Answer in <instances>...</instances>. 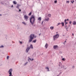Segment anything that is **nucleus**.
<instances>
[{
  "mask_svg": "<svg viewBox=\"0 0 76 76\" xmlns=\"http://www.w3.org/2000/svg\"><path fill=\"white\" fill-rule=\"evenodd\" d=\"M35 37V35L34 34H31L30 35V37H29V38L28 39V41L29 42H31L32 41V39H34V37Z\"/></svg>",
  "mask_w": 76,
  "mask_h": 76,
  "instance_id": "nucleus-1",
  "label": "nucleus"
},
{
  "mask_svg": "<svg viewBox=\"0 0 76 76\" xmlns=\"http://www.w3.org/2000/svg\"><path fill=\"white\" fill-rule=\"evenodd\" d=\"M30 23L32 24V25H34V21H35V17L34 15H31V17L30 19Z\"/></svg>",
  "mask_w": 76,
  "mask_h": 76,
  "instance_id": "nucleus-2",
  "label": "nucleus"
},
{
  "mask_svg": "<svg viewBox=\"0 0 76 76\" xmlns=\"http://www.w3.org/2000/svg\"><path fill=\"white\" fill-rule=\"evenodd\" d=\"M58 37H59V34H57L56 35H54L53 36V40L54 41L56 40Z\"/></svg>",
  "mask_w": 76,
  "mask_h": 76,
  "instance_id": "nucleus-3",
  "label": "nucleus"
},
{
  "mask_svg": "<svg viewBox=\"0 0 76 76\" xmlns=\"http://www.w3.org/2000/svg\"><path fill=\"white\" fill-rule=\"evenodd\" d=\"M24 20H26V21H27L28 18H29V17L27 15H24Z\"/></svg>",
  "mask_w": 76,
  "mask_h": 76,
  "instance_id": "nucleus-4",
  "label": "nucleus"
},
{
  "mask_svg": "<svg viewBox=\"0 0 76 76\" xmlns=\"http://www.w3.org/2000/svg\"><path fill=\"white\" fill-rule=\"evenodd\" d=\"M29 50H30V47H28L26 49V53H28V51H29Z\"/></svg>",
  "mask_w": 76,
  "mask_h": 76,
  "instance_id": "nucleus-5",
  "label": "nucleus"
},
{
  "mask_svg": "<svg viewBox=\"0 0 76 76\" xmlns=\"http://www.w3.org/2000/svg\"><path fill=\"white\" fill-rule=\"evenodd\" d=\"M58 46L57 45H54L53 47V49H55V50L57 49V48H58Z\"/></svg>",
  "mask_w": 76,
  "mask_h": 76,
  "instance_id": "nucleus-6",
  "label": "nucleus"
},
{
  "mask_svg": "<svg viewBox=\"0 0 76 76\" xmlns=\"http://www.w3.org/2000/svg\"><path fill=\"white\" fill-rule=\"evenodd\" d=\"M45 69L47 70V72H50V70H49V68H48V67L46 66L45 67Z\"/></svg>",
  "mask_w": 76,
  "mask_h": 76,
  "instance_id": "nucleus-7",
  "label": "nucleus"
},
{
  "mask_svg": "<svg viewBox=\"0 0 76 76\" xmlns=\"http://www.w3.org/2000/svg\"><path fill=\"white\" fill-rule=\"evenodd\" d=\"M45 47H46V49L47 48H48V45L47 43H46Z\"/></svg>",
  "mask_w": 76,
  "mask_h": 76,
  "instance_id": "nucleus-8",
  "label": "nucleus"
},
{
  "mask_svg": "<svg viewBox=\"0 0 76 76\" xmlns=\"http://www.w3.org/2000/svg\"><path fill=\"white\" fill-rule=\"evenodd\" d=\"M72 24L73 25H76V22L75 21H74L73 22Z\"/></svg>",
  "mask_w": 76,
  "mask_h": 76,
  "instance_id": "nucleus-9",
  "label": "nucleus"
},
{
  "mask_svg": "<svg viewBox=\"0 0 76 76\" xmlns=\"http://www.w3.org/2000/svg\"><path fill=\"white\" fill-rule=\"evenodd\" d=\"M50 28L51 30H53L54 29V27L53 26H51L50 27Z\"/></svg>",
  "mask_w": 76,
  "mask_h": 76,
  "instance_id": "nucleus-10",
  "label": "nucleus"
},
{
  "mask_svg": "<svg viewBox=\"0 0 76 76\" xmlns=\"http://www.w3.org/2000/svg\"><path fill=\"white\" fill-rule=\"evenodd\" d=\"M38 20H39V21H41V18L39 17L38 18Z\"/></svg>",
  "mask_w": 76,
  "mask_h": 76,
  "instance_id": "nucleus-11",
  "label": "nucleus"
},
{
  "mask_svg": "<svg viewBox=\"0 0 76 76\" xmlns=\"http://www.w3.org/2000/svg\"><path fill=\"white\" fill-rule=\"evenodd\" d=\"M19 6H20V5L19 4H18L17 5V6L16 7L18 9H19Z\"/></svg>",
  "mask_w": 76,
  "mask_h": 76,
  "instance_id": "nucleus-12",
  "label": "nucleus"
},
{
  "mask_svg": "<svg viewBox=\"0 0 76 76\" xmlns=\"http://www.w3.org/2000/svg\"><path fill=\"white\" fill-rule=\"evenodd\" d=\"M22 23H23L24 25H26V23H25V22H22Z\"/></svg>",
  "mask_w": 76,
  "mask_h": 76,
  "instance_id": "nucleus-13",
  "label": "nucleus"
},
{
  "mask_svg": "<svg viewBox=\"0 0 76 76\" xmlns=\"http://www.w3.org/2000/svg\"><path fill=\"white\" fill-rule=\"evenodd\" d=\"M37 42V39H35L34 40H33L32 42H34V43H35Z\"/></svg>",
  "mask_w": 76,
  "mask_h": 76,
  "instance_id": "nucleus-14",
  "label": "nucleus"
},
{
  "mask_svg": "<svg viewBox=\"0 0 76 76\" xmlns=\"http://www.w3.org/2000/svg\"><path fill=\"white\" fill-rule=\"evenodd\" d=\"M30 48L32 49H33V46L32 45H30Z\"/></svg>",
  "mask_w": 76,
  "mask_h": 76,
  "instance_id": "nucleus-15",
  "label": "nucleus"
},
{
  "mask_svg": "<svg viewBox=\"0 0 76 76\" xmlns=\"http://www.w3.org/2000/svg\"><path fill=\"white\" fill-rule=\"evenodd\" d=\"M13 3L14 4H17V2H16V1H13Z\"/></svg>",
  "mask_w": 76,
  "mask_h": 76,
  "instance_id": "nucleus-16",
  "label": "nucleus"
},
{
  "mask_svg": "<svg viewBox=\"0 0 76 76\" xmlns=\"http://www.w3.org/2000/svg\"><path fill=\"white\" fill-rule=\"evenodd\" d=\"M45 21H47V22H48V21L49 20V18H48L47 19L46 18L45 19Z\"/></svg>",
  "mask_w": 76,
  "mask_h": 76,
  "instance_id": "nucleus-17",
  "label": "nucleus"
},
{
  "mask_svg": "<svg viewBox=\"0 0 76 76\" xmlns=\"http://www.w3.org/2000/svg\"><path fill=\"white\" fill-rule=\"evenodd\" d=\"M61 24L62 26H64V23L62 22L61 23Z\"/></svg>",
  "mask_w": 76,
  "mask_h": 76,
  "instance_id": "nucleus-18",
  "label": "nucleus"
},
{
  "mask_svg": "<svg viewBox=\"0 0 76 76\" xmlns=\"http://www.w3.org/2000/svg\"><path fill=\"white\" fill-rule=\"evenodd\" d=\"M28 62H27L26 63L24 64V66H26V65L28 64Z\"/></svg>",
  "mask_w": 76,
  "mask_h": 76,
  "instance_id": "nucleus-19",
  "label": "nucleus"
},
{
  "mask_svg": "<svg viewBox=\"0 0 76 76\" xmlns=\"http://www.w3.org/2000/svg\"><path fill=\"white\" fill-rule=\"evenodd\" d=\"M23 43L22 42H21L20 41H19V44H22Z\"/></svg>",
  "mask_w": 76,
  "mask_h": 76,
  "instance_id": "nucleus-20",
  "label": "nucleus"
},
{
  "mask_svg": "<svg viewBox=\"0 0 76 76\" xmlns=\"http://www.w3.org/2000/svg\"><path fill=\"white\" fill-rule=\"evenodd\" d=\"M61 23H59L57 25V26H58V25H61Z\"/></svg>",
  "mask_w": 76,
  "mask_h": 76,
  "instance_id": "nucleus-21",
  "label": "nucleus"
},
{
  "mask_svg": "<svg viewBox=\"0 0 76 76\" xmlns=\"http://www.w3.org/2000/svg\"><path fill=\"white\" fill-rule=\"evenodd\" d=\"M4 48V46H3V45H1V46H0V48Z\"/></svg>",
  "mask_w": 76,
  "mask_h": 76,
  "instance_id": "nucleus-22",
  "label": "nucleus"
},
{
  "mask_svg": "<svg viewBox=\"0 0 76 76\" xmlns=\"http://www.w3.org/2000/svg\"><path fill=\"white\" fill-rule=\"evenodd\" d=\"M70 2H71V3H72V4H73V3H74V2H75V1H70Z\"/></svg>",
  "mask_w": 76,
  "mask_h": 76,
  "instance_id": "nucleus-23",
  "label": "nucleus"
},
{
  "mask_svg": "<svg viewBox=\"0 0 76 76\" xmlns=\"http://www.w3.org/2000/svg\"><path fill=\"white\" fill-rule=\"evenodd\" d=\"M66 60V59L64 58H63L62 59V60L63 61H65V60Z\"/></svg>",
  "mask_w": 76,
  "mask_h": 76,
  "instance_id": "nucleus-24",
  "label": "nucleus"
},
{
  "mask_svg": "<svg viewBox=\"0 0 76 76\" xmlns=\"http://www.w3.org/2000/svg\"><path fill=\"white\" fill-rule=\"evenodd\" d=\"M32 14V13L31 12H30L29 14L28 15L29 16H31V14Z\"/></svg>",
  "mask_w": 76,
  "mask_h": 76,
  "instance_id": "nucleus-25",
  "label": "nucleus"
},
{
  "mask_svg": "<svg viewBox=\"0 0 76 76\" xmlns=\"http://www.w3.org/2000/svg\"><path fill=\"white\" fill-rule=\"evenodd\" d=\"M48 16L49 17H51V14H48Z\"/></svg>",
  "mask_w": 76,
  "mask_h": 76,
  "instance_id": "nucleus-26",
  "label": "nucleus"
},
{
  "mask_svg": "<svg viewBox=\"0 0 76 76\" xmlns=\"http://www.w3.org/2000/svg\"><path fill=\"white\" fill-rule=\"evenodd\" d=\"M67 19H65L64 20V22L65 23H66L67 22Z\"/></svg>",
  "mask_w": 76,
  "mask_h": 76,
  "instance_id": "nucleus-27",
  "label": "nucleus"
},
{
  "mask_svg": "<svg viewBox=\"0 0 76 76\" xmlns=\"http://www.w3.org/2000/svg\"><path fill=\"white\" fill-rule=\"evenodd\" d=\"M9 56H7V60H8V59H9Z\"/></svg>",
  "mask_w": 76,
  "mask_h": 76,
  "instance_id": "nucleus-28",
  "label": "nucleus"
},
{
  "mask_svg": "<svg viewBox=\"0 0 76 76\" xmlns=\"http://www.w3.org/2000/svg\"><path fill=\"white\" fill-rule=\"evenodd\" d=\"M55 3H57V0H56L54 1Z\"/></svg>",
  "mask_w": 76,
  "mask_h": 76,
  "instance_id": "nucleus-29",
  "label": "nucleus"
},
{
  "mask_svg": "<svg viewBox=\"0 0 76 76\" xmlns=\"http://www.w3.org/2000/svg\"><path fill=\"white\" fill-rule=\"evenodd\" d=\"M62 68H64V65H62Z\"/></svg>",
  "mask_w": 76,
  "mask_h": 76,
  "instance_id": "nucleus-30",
  "label": "nucleus"
},
{
  "mask_svg": "<svg viewBox=\"0 0 76 76\" xmlns=\"http://www.w3.org/2000/svg\"><path fill=\"white\" fill-rule=\"evenodd\" d=\"M66 3H69V1H67L66 2Z\"/></svg>",
  "mask_w": 76,
  "mask_h": 76,
  "instance_id": "nucleus-31",
  "label": "nucleus"
},
{
  "mask_svg": "<svg viewBox=\"0 0 76 76\" xmlns=\"http://www.w3.org/2000/svg\"><path fill=\"white\" fill-rule=\"evenodd\" d=\"M28 58H29V60H31V58H30L29 57H28Z\"/></svg>",
  "mask_w": 76,
  "mask_h": 76,
  "instance_id": "nucleus-32",
  "label": "nucleus"
},
{
  "mask_svg": "<svg viewBox=\"0 0 76 76\" xmlns=\"http://www.w3.org/2000/svg\"><path fill=\"white\" fill-rule=\"evenodd\" d=\"M69 23L70 24H71L72 23V21H69Z\"/></svg>",
  "mask_w": 76,
  "mask_h": 76,
  "instance_id": "nucleus-33",
  "label": "nucleus"
},
{
  "mask_svg": "<svg viewBox=\"0 0 76 76\" xmlns=\"http://www.w3.org/2000/svg\"><path fill=\"white\" fill-rule=\"evenodd\" d=\"M65 25H66V24H67V23H68L67 22H66V23H65Z\"/></svg>",
  "mask_w": 76,
  "mask_h": 76,
  "instance_id": "nucleus-34",
  "label": "nucleus"
},
{
  "mask_svg": "<svg viewBox=\"0 0 76 76\" xmlns=\"http://www.w3.org/2000/svg\"><path fill=\"white\" fill-rule=\"evenodd\" d=\"M65 25H66V24H67V23H68L67 22H66V23H65Z\"/></svg>",
  "mask_w": 76,
  "mask_h": 76,
  "instance_id": "nucleus-35",
  "label": "nucleus"
},
{
  "mask_svg": "<svg viewBox=\"0 0 76 76\" xmlns=\"http://www.w3.org/2000/svg\"><path fill=\"white\" fill-rule=\"evenodd\" d=\"M19 12H21V10L19 9Z\"/></svg>",
  "mask_w": 76,
  "mask_h": 76,
  "instance_id": "nucleus-36",
  "label": "nucleus"
},
{
  "mask_svg": "<svg viewBox=\"0 0 76 76\" xmlns=\"http://www.w3.org/2000/svg\"><path fill=\"white\" fill-rule=\"evenodd\" d=\"M33 60H34V59L32 58V59L31 60V61H33Z\"/></svg>",
  "mask_w": 76,
  "mask_h": 76,
  "instance_id": "nucleus-37",
  "label": "nucleus"
},
{
  "mask_svg": "<svg viewBox=\"0 0 76 76\" xmlns=\"http://www.w3.org/2000/svg\"><path fill=\"white\" fill-rule=\"evenodd\" d=\"M66 42V41H65L64 42L65 43H63V44H65V42Z\"/></svg>",
  "mask_w": 76,
  "mask_h": 76,
  "instance_id": "nucleus-38",
  "label": "nucleus"
},
{
  "mask_svg": "<svg viewBox=\"0 0 76 76\" xmlns=\"http://www.w3.org/2000/svg\"><path fill=\"white\" fill-rule=\"evenodd\" d=\"M28 61H29V59H28Z\"/></svg>",
  "mask_w": 76,
  "mask_h": 76,
  "instance_id": "nucleus-39",
  "label": "nucleus"
},
{
  "mask_svg": "<svg viewBox=\"0 0 76 76\" xmlns=\"http://www.w3.org/2000/svg\"><path fill=\"white\" fill-rule=\"evenodd\" d=\"M72 35L73 36H74V34H73V33H72Z\"/></svg>",
  "mask_w": 76,
  "mask_h": 76,
  "instance_id": "nucleus-40",
  "label": "nucleus"
},
{
  "mask_svg": "<svg viewBox=\"0 0 76 76\" xmlns=\"http://www.w3.org/2000/svg\"><path fill=\"white\" fill-rule=\"evenodd\" d=\"M66 20H67V21H68L69 20V19H67Z\"/></svg>",
  "mask_w": 76,
  "mask_h": 76,
  "instance_id": "nucleus-41",
  "label": "nucleus"
},
{
  "mask_svg": "<svg viewBox=\"0 0 76 76\" xmlns=\"http://www.w3.org/2000/svg\"><path fill=\"white\" fill-rule=\"evenodd\" d=\"M39 36H40V35H41V34H39Z\"/></svg>",
  "mask_w": 76,
  "mask_h": 76,
  "instance_id": "nucleus-42",
  "label": "nucleus"
},
{
  "mask_svg": "<svg viewBox=\"0 0 76 76\" xmlns=\"http://www.w3.org/2000/svg\"><path fill=\"white\" fill-rule=\"evenodd\" d=\"M0 16H2V15L1 14H0Z\"/></svg>",
  "mask_w": 76,
  "mask_h": 76,
  "instance_id": "nucleus-43",
  "label": "nucleus"
},
{
  "mask_svg": "<svg viewBox=\"0 0 76 76\" xmlns=\"http://www.w3.org/2000/svg\"><path fill=\"white\" fill-rule=\"evenodd\" d=\"M13 5H12V6H11V7H13Z\"/></svg>",
  "mask_w": 76,
  "mask_h": 76,
  "instance_id": "nucleus-44",
  "label": "nucleus"
},
{
  "mask_svg": "<svg viewBox=\"0 0 76 76\" xmlns=\"http://www.w3.org/2000/svg\"><path fill=\"white\" fill-rule=\"evenodd\" d=\"M42 24L43 23V21H42Z\"/></svg>",
  "mask_w": 76,
  "mask_h": 76,
  "instance_id": "nucleus-45",
  "label": "nucleus"
},
{
  "mask_svg": "<svg viewBox=\"0 0 76 76\" xmlns=\"http://www.w3.org/2000/svg\"><path fill=\"white\" fill-rule=\"evenodd\" d=\"M66 27H67V26H66L65 27L66 28Z\"/></svg>",
  "mask_w": 76,
  "mask_h": 76,
  "instance_id": "nucleus-46",
  "label": "nucleus"
},
{
  "mask_svg": "<svg viewBox=\"0 0 76 76\" xmlns=\"http://www.w3.org/2000/svg\"><path fill=\"white\" fill-rule=\"evenodd\" d=\"M74 66H72V67H74Z\"/></svg>",
  "mask_w": 76,
  "mask_h": 76,
  "instance_id": "nucleus-47",
  "label": "nucleus"
},
{
  "mask_svg": "<svg viewBox=\"0 0 76 76\" xmlns=\"http://www.w3.org/2000/svg\"><path fill=\"white\" fill-rule=\"evenodd\" d=\"M24 47V46H23V47Z\"/></svg>",
  "mask_w": 76,
  "mask_h": 76,
  "instance_id": "nucleus-48",
  "label": "nucleus"
},
{
  "mask_svg": "<svg viewBox=\"0 0 76 76\" xmlns=\"http://www.w3.org/2000/svg\"><path fill=\"white\" fill-rule=\"evenodd\" d=\"M59 76V75H57V76Z\"/></svg>",
  "mask_w": 76,
  "mask_h": 76,
  "instance_id": "nucleus-49",
  "label": "nucleus"
},
{
  "mask_svg": "<svg viewBox=\"0 0 76 76\" xmlns=\"http://www.w3.org/2000/svg\"><path fill=\"white\" fill-rule=\"evenodd\" d=\"M73 0V1H74V0Z\"/></svg>",
  "mask_w": 76,
  "mask_h": 76,
  "instance_id": "nucleus-50",
  "label": "nucleus"
},
{
  "mask_svg": "<svg viewBox=\"0 0 76 76\" xmlns=\"http://www.w3.org/2000/svg\"><path fill=\"white\" fill-rule=\"evenodd\" d=\"M75 1H76V0H75Z\"/></svg>",
  "mask_w": 76,
  "mask_h": 76,
  "instance_id": "nucleus-51",
  "label": "nucleus"
},
{
  "mask_svg": "<svg viewBox=\"0 0 76 76\" xmlns=\"http://www.w3.org/2000/svg\"><path fill=\"white\" fill-rule=\"evenodd\" d=\"M57 33H58V32H56V34H57Z\"/></svg>",
  "mask_w": 76,
  "mask_h": 76,
  "instance_id": "nucleus-52",
  "label": "nucleus"
},
{
  "mask_svg": "<svg viewBox=\"0 0 76 76\" xmlns=\"http://www.w3.org/2000/svg\"><path fill=\"white\" fill-rule=\"evenodd\" d=\"M61 72H60V74H61Z\"/></svg>",
  "mask_w": 76,
  "mask_h": 76,
  "instance_id": "nucleus-53",
  "label": "nucleus"
},
{
  "mask_svg": "<svg viewBox=\"0 0 76 76\" xmlns=\"http://www.w3.org/2000/svg\"><path fill=\"white\" fill-rule=\"evenodd\" d=\"M59 75H60V74H59Z\"/></svg>",
  "mask_w": 76,
  "mask_h": 76,
  "instance_id": "nucleus-54",
  "label": "nucleus"
},
{
  "mask_svg": "<svg viewBox=\"0 0 76 76\" xmlns=\"http://www.w3.org/2000/svg\"><path fill=\"white\" fill-rule=\"evenodd\" d=\"M67 31H68V30H67Z\"/></svg>",
  "mask_w": 76,
  "mask_h": 76,
  "instance_id": "nucleus-55",
  "label": "nucleus"
},
{
  "mask_svg": "<svg viewBox=\"0 0 76 76\" xmlns=\"http://www.w3.org/2000/svg\"><path fill=\"white\" fill-rule=\"evenodd\" d=\"M66 68L65 69H66Z\"/></svg>",
  "mask_w": 76,
  "mask_h": 76,
  "instance_id": "nucleus-56",
  "label": "nucleus"
},
{
  "mask_svg": "<svg viewBox=\"0 0 76 76\" xmlns=\"http://www.w3.org/2000/svg\"><path fill=\"white\" fill-rule=\"evenodd\" d=\"M66 29H67V28H66Z\"/></svg>",
  "mask_w": 76,
  "mask_h": 76,
  "instance_id": "nucleus-57",
  "label": "nucleus"
},
{
  "mask_svg": "<svg viewBox=\"0 0 76 76\" xmlns=\"http://www.w3.org/2000/svg\"><path fill=\"white\" fill-rule=\"evenodd\" d=\"M21 1L22 0H21Z\"/></svg>",
  "mask_w": 76,
  "mask_h": 76,
  "instance_id": "nucleus-58",
  "label": "nucleus"
}]
</instances>
